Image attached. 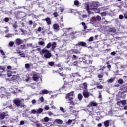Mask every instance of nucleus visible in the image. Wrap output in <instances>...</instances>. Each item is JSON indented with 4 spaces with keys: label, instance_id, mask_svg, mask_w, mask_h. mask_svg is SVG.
I'll use <instances>...</instances> for the list:
<instances>
[{
    "label": "nucleus",
    "instance_id": "f257e3e1",
    "mask_svg": "<svg viewBox=\"0 0 127 127\" xmlns=\"http://www.w3.org/2000/svg\"><path fill=\"white\" fill-rule=\"evenodd\" d=\"M66 99H67V101H69L70 102H68L70 104V105H72V106H74L75 104H76L75 102H74V101H71L73 100V99H74V92L72 91L71 92L68 93L67 94L66 96Z\"/></svg>",
    "mask_w": 127,
    "mask_h": 127
},
{
    "label": "nucleus",
    "instance_id": "f03ea898",
    "mask_svg": "<svg viewBox=\"0 0 127 127\" xmlns=\"http://www.w3.org/2000/svg\"><path fill=\"white\" fill-rule=\"evenodd\" d=\"M41 52L44 54V56L45 58H50L51 57V53H50L48 50L43 49Z\"/></svg>",
    "mask_w": 127,
    "mask_h": 127
},
{
    "label": "nucleus",
    "instance_id": "7ed1b4c3",
    "mask_svg": "<svg viewBox=\"0 0 127 127\" xmlns=\"http://www.w3.org/2000/svg\"><path fill=\"white\" fill-rule=\"evenodd\" d=\"M90 10H95L96 8H98V2L93 1L90 5Z\"/></svg>",
    "mask_w": 127,
    "mask_h": 127
},
{
    "label": "nucleus",
    "instance_id": "20e7f679",
    "mask_svg": "<svg viewBox=\"0 0 127 127\" xmlns=\"http://www.w3.org/2000/svg\"><path fill=\"white\" fill-rule=\"evenodd\" d=\"M9 118V115H8V112H2L0 113V119L1 120H3V119H7Z\"/></svg>",
    "mask_w": 127,
    "mask_h": 127
},
{
    "label": "nucleus",
    "instance_id": "39448f33",
    "mask_svg": "<svg viewBox=\"0 0 127 127\" xmlns=\"http://www.w3.org/2000/svg\"><path fill=\"white\" fill-rule=\"evenodd\" d=\"M68 58H71L72 60H76V59H78V57L76 55H74L73 53L69 52L68 55Z\"/></svg>",
    "mask_w": 127,
    "mask_h": 127
},
{
    "label": "nucleus",
    "instance_id": "423d86ee",
    "mask_svg": "<svg viewBox=\"0 0 127 127\" xmlns=\"http://www.w3.org/2000/svg\"><path fill=\"white\" fill-rule=\"evenodd\" d=\"M14 104L17 107H19L21 105V100L19 98L15 99L13 100Z\"/></svg>",
    "mask_w": 127,
    "mask_h": 127
},
{
    "label": "nucleus",
    "instance_id": "0eeeda50",
    "mask_svg": "<svg viewBox=\"0 0 127 127\" xmlns=\"http://www.w3.org/2000/svg\"><path fill=\"white\" fill-rule=\"evenodd\" d=\"M69 52L73 53V54H80L81 53V51L78 49H72L70 50Z\"/></svg>",
    "mask_w": 127,
    "mask_h": 127
},
{
    "label": "nucleus",
    "instance_id": "6e6552de",
    "mask_svg": "<svg viewBox=\"0 0 127 127\" xmlns=\"http://www.w3.org/2000/svg\"><path fill=\"white\" fill-rule=\"evenodd\" d=\"M87 45V43L85 42L81 41V42H78L77 44L75 45V46H82V47H86Z\"/></svg>",
    "mask_w": 127,
    "mask_h": 127
},
{
    "label": "nucleus",
    "instance_id": "1a4fd4ad",
    "mask_svg": "<svg viewBox=\"0 0 127 127\" xmlns=\"http://www.w3.org/2000/svg\"><path fill=\"white\" fill-rule=\"evenodd\" d=\"M117 104L118 106H119V107H123L125 106L126 104H127V102L126 100L119 101L117 102Z\"/></svg>",
    "mask_w": 127,
    "mask_h": 127
},
{
    "label": "nucleus",
    "instance_id": "9d476101",
    "mask_svg": "<svg viewBox=\"0 0 127 127\" xmlns=\"http://www.w3.org/2000/svg\"><path fill=\"white\" fill-rule=\"evenodd\" d=\"M51 93V91H48L46 89L42 90L40 91L39 95H45Z\"/></svg>",
    "mask_w": 127,
    "mask_h": 127
},
{
    "label": "nucleus",
    "instance_id": "9b49d317",
    "mask_svg": "<svg viewBox=\"0 0 127 127\" xmlns=\"http://www.w3.org/2000/svg\"><path fill=\"white\" fill-rule=\"evenodd\" d=\"M42 21H46L48 25H50L52 23L51 19L48 17L45 19H43Z\"/></svg>",
    "mask_w": 127,
    "mask_h": 127
},
{
    "label": "nucleus",
    "instance_id": "f8f14e48",
    "mask_svg": "<svg viewBox=\"0 0 127 127\" xmlns=\"http://www.w3.org/2000/svg\"><path fill=\"white\" fill-rule=\"evenodd\" d=\"M78 77H81V75L78 72L72 73L70 76V78L73 79H76V78H78Z\"/></svg>",
    "mask_w": 127,
    "mask_h": 127
},
{
    "label": "nucleus",
    "instance_id": "ddd939ff",
    "mask_svg": "<svg viewBox=\"0 0 127 127\" xmlns=\"http://www.w3.org/2000/svg\"><path fill=\"white\" fill-rule=\"evenodd\" d=\"M98 103L95 101H92L88 104V107H97Z\"/></svg>",
    "mask_w": 127,
    "mask_h": 127
},
{
    "label": "nucleus",
    "instance_id": "4468645a",
    "mask_svg": "<svg viewBox=\"0 0 127 127\" xmlns=\"http://www.w3.org/2000/svg\"><path fill=\"white\" fill-rule=\"evenodd\" d=\"M83 97L84 98H89L90 95L89 94V92L87 90H84L83 92Z\"/></svg>",
    "mask_w": 127,
    "mask_h": 127
},
{
    "label": "nucleus",
    "instance_id": "2eb2a0df",
    "mask_svg": "<svg viewBox=\"0 0 127 127\" xmlns=\"http://www.w3.org/2000/svg\"><path fill=\"white\" fill-rule=\"evenodd\" d=\"M15 43L16 45H20V44H22V41L21 39L17 38L15 40Z\"/></svg>",
    "mask_w": 127,
    "mask_h": 127
},
{
    "label": "nucleus",
    "instance_id": "dca6fc26",
    "mask_svg": "<svg viewBox=\"0 0 127 127\" xmlns=\"http://www.w3.org/2000/svg\"><path fill=\"white\" fill-rule=\"evenodd\" d=\"M16 51L17 52L15 53H18V54H19V56H21V57H25V54H24V53H22L19 50L16 49Z\"/></svg>",
    "mask_w": 127,
    "mask_h": 127
},
{
    "label": "nucleus",
    "instance_id": "f3484780",
    "mask_svg": "<svg viewBox=\"0 0 127 127\" xmlns=\"http://www.w3.org/2000/svg\"><path fill=\"white\" fill-rule=\"evenodd\" d=\"M37 102H38V104H41V103H43V102H44V98H43V96L40 97Z\"/></svg>",
    "mask_w": 127,
    "mask_h": 127
},
{
    "label": "nucleus",
    "instance_id": "a211bd4d",
    "mask_svg": "<svg viewBox=\"0 0 127 127\" xmlns=\"http://www.w3.org/2000/svg\"><path fill=\"white\" fill-rule=\"evenodd\" d=\"M40 122L42 123H44V122H45V123H47V122H49V118L46 117L44 119H41Z\"/></svg>",
    "mask_w": 127,
    "mask_h": 127
},
{
    "label": "nucleus",
    "instance_id": "6ab92c4d",
    "mask_svg": "<svg viewBox=\"0 0 127 127\" xmlns=\"http://www.w3.org/2000/svg\"><path fill=\"white\" fill-rule=\"evenodd\" d=\"M121 91H122L121 93L122 94H125V93H127V86L122 87L121 88Z\"/></svg>",
    "mask_w": 127,
    "mask_h": 127
},
{
    "label": "nucleus",
    "instance_id": "aec40b11",
    "mask_svg": "<svg viewBox=\"0 0 127 127\" xmlns=\"http://www.w3.org/2000/svg\"><path fill=\"white\" fill-rule=\"evenodd\" d=\"M59 74L60 76L62 77L63 80H65V79H66V78H67V75L64 74L63 72L59 73Z\"/></svg>",
    "mask_w": 127,
    "mask_h": 127
},
{
    "label": "nucleus",
    "instance_id": "412c9836",
    "mask_svg": "<svg viewBox=\"0 0 127 127\" xmlns=\"http://www.w3.org/2000/svg\"><path fill=\"white\" fill-rule=\"evenodd\" d=\"M108 31L109 32H112L113 33H115L116 31V29H115L114 27L109 28Z\"/></svg>",
    "mask_w": 127,
    "mask_h": 127
},
{
    "label": "nucleus",
    "instance_id": "4be33fe9",
    "mask_svg": "<svg viewBox=\"0 0 127 127\" xmlns=\"http://www.w3.org/2000/svg\"><path fill=\"white\" fill-rule=\"evenodd\" d=\"M7 96H10V93L5 92V94H1L0 95V98H4Z\"/></svg>",
    "mask_w": 127,
    "mask_h": 127
},
{
    "label": "nucleus",
    "instance_id": "5701e85b",
    "mask_svg": "<svg viewBox=\"0 0 127 127\" xmlns=\"http://www.w3.org/2000/svg\"><path fill=\"white\" fill-rule=\"evenodd\" d=\"M37 114H41L43 112V109L39 108L38 109H36Z\"/></svg>",
    "mask_w": 127,
    "mask_h": 127
},
{
    "label": "nucleus",
    "instance_id": "b1692460",
    "mask_svg": "<svg viewBox=\"0 0 127 127\" xmlns=\"http://www.w3.org/2000/svg\"><path fill=\"white\" fill-rule=\"evenodd\" d=\"M53 28L55 29V30H59V25L58 24H54L53 25Z\"/></svg>",
    "mask_w": 127,
    "mask_h": 127
},
{
    "label": "nucleus",
    "instance_id": "393cba45",
    "mask_svg": "<svg viewBox=\"0 0 127 127\" xmlns=\"http://www.w3.org/2000/svg\"><path fill=\"white\" fill-rule=\"evenodd\" d=\"M84 63L85 64H92V63L93 62V61H91L90 60H86L83 61Z\"/></svg>",
    "mask_w": 127,
    "mask_h": 127
},
{
    "label": "nucleus",
    "instance_id": "a878e982",
    "mask_svg": "<svg viewBox=\"0 0 127 127\" xmlns=\"http://www.w3.org/2000/svg\"><path fill=\"white\" fill-rule=\"evenodd\" d=\"M55 123L61 124H62V123H63V121H62V120L57 119L55 120Z\"/></svg>",
    "mask_w": 127,
    "mask_h": 127
},
{
    "label": "nucleus",
    "instance_id": "bb28decb",
    "mask_svg": "<svg viewBox=\"0 0 127 127\" xmlns=\"http://www.w3.org/2000/svg\"><path fill=\"white\" fill-rule=\"evenodd\" d=\"M33 80H38L39 79V76L37 74H33Z\"/></svg>",
    "mask_w": 127,
    "mask_h": 127
},
{
    "label": "nucleus",
    "instance_id": "cd10ccee",
    "mask_svg": "<svg viewBox=\"0 0 127 127\" xmlns=\"http://www.w3.org/2000/svg\"><path fill=\"white\" fill-rule=\"evenodd\" d=\"M104 124L105 127H109V125H110V121L107 120L105 121Z\"/></svg>",
    "mask_w": 127,
    "mask_h": 127
},
{
    "label": "nucleus",
    "instance_id": "c85d7f7f",
    "mask_svg": "<svg viewBox=\"0 0 127 127\" xmlns=\"http://www.w3.org/2000/svg\"><path fill=\"white\" fill-rule=\"evenodd\" d=\"M103 76H104L103 72H101L100 74H98V78H99V79H102V78H103Z\"/></svg>",
    "mask_w": 127,
    "mask_h": 127
},
{
    "label": "nucleus",
    "instance_id": "c756f323",
    "mask_svg": "<svg viewBox=\"0 0 127 127\" xmlns=\"http://www.w3.org/2000/svg\"><path fill=\"white\" fill-rule=\"evenodd\" d=\"M82 87H83L84 90H87V88H88V85L86 83H84L82 84Z\"/></svg>",
    "mask_w": 127,
    "mask_h": 127
},
{
    "label": "nucleus",
    "instance_id": "7c9ffc66",
    "mask_svg": "<svg viewBox=\"0 0 127 127\" xmlns=\"http://www.w3.org/2000/svg\"><path fill=\"white\" fill-rule=\"evenodd\" d=\"M72 120L69 119L66 122V125H67V126H69V125H71V124H72Z\"/></svg>",
    "mask_w": 127,
    "mask_h": 127
},
{
    "label": "nucleus",
    "instance_id": "2f4dec72",
    "mask_svg": "<svg viewBox=\"0 0 127 127\" xmlns=\"http://www.w3.org/2000/svg\"><path fill=\"white\" fill-rule=\"evenodd\" d=\"M55 47H56V42H54L52 44V49H55Z\"/></svg>",
    "mask_w": 127,
    "mask_h": 127
},
{
    "label": "nucleus",
    "instance_id": "473e14b6",
    "mask_svg": "<svg viewBox=\"0 0 127 127\" xmlns=\"http://www.w3.org/2000/svg\"><path fill=\"white\" fill-rule=\"evenodd\" d=\"M78 99L79 101H82V99H83V95L81 94H79L78 95Z\"/></svg>",
    "mask_w": 127,
    "mask_h": 127
},
{
    "label": "nucleus",
    "instance_id": "72a5a7b5",
    "mask_svg": "<svg viewBox=\"0 0 127 127\" xmlns=\"http://www.w3.org/2000/svg\"><path fill=\"white\" fill-rule=\"evenodd\" d=\"M76 32H72L70 34V35L71 37H72V38H75V37H76L75 36V34H76Z\"/></svg>",
    "mask_w": 127,
    "mask_h": 127
},
{
    "label": "nucleus",
    "instance_id": "f704fd0d",
    "mask_svg": "<svg viewBox=\"0 0 127 127\" xmlns=\"http://www.w3.org/2000/svg\"><path fill=\"white\" fill-rule=\"evenodd\" d=\"M25 68L27 69H29L30 68V64L29 63H27L25 64Z\"/></svg>",
    "mask_w": 127,
    "mask_h": 127
},
{
    "label": "nucleus",
    "instance_id": "c9c22d12",
    "mask_svg": "<svg viewBox=\"0 0 127 127\" xmlns=\"http://www.w3.org/2000/svg\"><path fill=\"white\" fill-rule=\"evenodd\" d=\"M48 65L52 67V66H54V62H49Z\"/></svg>",
    "mask_w": 127,
    "mask_h": 127
},
{
    "label": "nucleus",
    "instance_id": "e433bc0d",
    "mask_svg": "<svg viewBox=\"0 0 127 127\" xmlns=\"http://www.w3.org/2000/svg\"><path fill=\"white\" fill-rule=\"evenodd\" d=\"M94 10L95 13H100L101 12V10H100V9H98L97 8L95 9Z\"/></svg>",
    "mask_w": 127,
    "mask_h": 127
},
{
    "label": "nucleus",
    "instance_id": "4c0bfd02",
    "mask_svg": "<svg viewBox=\"0 0 127 127\" xmlns=\"http://www.w3.org/2000/svg\"><path fill=\"white\" fill-rule=\"evenodd\" d=\"M53 15L54 16V17H58V16H59L58 13H57L56 12H54L53 14Z\"/></svg>",
    "mask_w": 127,
    "mask_h": 127
},
{
    "label": "nucleus",
    "instance_id": "58836bf2",
    "mask_svg": "<svg viewBox=\"0 0 127 127\" xmlns=\"http://www.w3.org/2000/svg\"><path fill=\"white\" fill-rule=\"evenodd\" d=\"M74 5H76V6H78L79 4H80V3L79 2V1L78 0H75L74 1Z\"/></svg>",
    "mask_w": 127,
    "mask_h": 127
},
{
    "label": "nucleus",
    "instance_id": "ea45409f",
    "mask_svg": "<svg viewBox=\"0 0 127 127\" xmlns=\"http://www.w3.org/2000/svg\"><path fill=\"white\" fill-rule=\"evenodd\" d=\"M9 46H10V47H12V46H13V45H14V42L10 41L9 43Z\"/></svg>",
    "mask_w": 127,
    "mask_h": 127
},
{
    "label": "nucleus",
    "instance_id": "a19ab883",
    "mask_svg": "<svg viewBox=\"0 0 127 127\" xmlns=\"http://www.w3.org/2000/svg\"><path fill=\"white\" fill-rule=\"evenodd\" d=\"M100 15H101L102 17L106 16L107 15V12H103L100 13Z\"/></svg>",
    "mask_w": 127,
    "mask_h": 127
},
{
    "label": "nucleus",
    "instance_id": "79ce46f5",
    "mask_svg": "<svg viewBox=\"0 0 127 127\" xmlns=\"http://www.w3.org/2000/svg\"><path fill=\"white\" fill-rule=\"evenodd\" d=\"M96 19L98 21H101V20H102V18H101V16L97 15L96 16Z\"/></svg>",
    "mask_w": 127,
    "mask_h": 127
},
{
    "label": "nucleus",
    "instance_id": "37998d69",
    "mask_svg": "<svg viewBox=\"0 0 127 127\" xmlns=\"http://www.w3.org/2000/svg\"><path fill=\"white\" fill-rule=\"evenodd\" d=\"M86 10L87 12H88V13H90L91 12H90V10H91V8H90L89 6H87Z\"/></svg>",
    "mask_w": 127,
    "mask_h": 127
},
{
    "label": "nucleus",
    "instance_id": "c03bdc74",
    "mask_svg": "<svg viewBox=\"0 0 127 127\" xmlns=\"http://www.w3.org/2000/svg\"><path fill=\"white\" fill-rule=\"evenodd\" d=\"M73 66H78V61H75L73 63Z\"/></svg>",
    "mask_w": 127,
    "mask_h": 127
},
{
    "label": "nucleus",
    "instance_id": "a18cd8bd",
    "mask_svg": "<svg viewBox=\"0 0 127 127\" xmlns=\"http://www.w3.org/2000/svg\"><path fill=\"white\" fill-rule=\"evenodd\" d=\"M60 111H61V112H62V113H65V112H66V111H65V110H64V108L62 107H60Z\"/></svg>",
    "mask_w": 127,
    "mask_h": 127
},
{
    "label": "nucleus",
    "instance_id": "49530a36",
    "mask_svg": "<svg viewBox=\"0 0 127 127\" xmlns=\"http://www.w3.org/2000/svg\"><path fill=\"white\" fill-rule=\"evenodd\" d=\"M12 80H17V76L16 75H13L12 78H11Z\"/></svg>",
    "mask_w": 127,
    "mask_h": 127
},
{
    "label": "nucleus",
    "instance_id": "de8ad7c7",
    "mask_svg": "<svg viewBox=\"0 0 127 127\" xmlns=\"http://www.w3.org/2000/svg\"><path fill=\"white\" fill-rule=\"evenodd\" d=\"M51 46H52L51 43H49L47 44L46 47H47V48H50V47H51Z\"/></svg>",
    "mask_w": 127,
    "mask_h": 127
},
{
    "label": "nucleus",
    "instance_id": "09e8293b",
    "mask_svg": "<svg viewBox=\"0 0 127 127\" xmlns=\"http://www.w3.org/2000/svg\"><path fill=\"white\" fill-rule=\"evenodd\" d=\"M0 70L1 71H5V67H4V66H0Z\"/></svg>",
    "mask_w": 127,
    "mask_h": 127
},
{
    "label": "nucleus",
    "instance_id": "8fccbe9b",
    "mask_svg": "<svg viewBox=\"0 0 127 127\" xmlns=\"http://www.w3.org/2000/svg\"><path fill=\"white\" fill-rule=\"evenodd\" d=\"M44 42L41 41L38 42L39 45H44Z\"/></svg>",
    "mask_w": 127,
    "mask_h": 127
},
{
    "label": "nucleus",
    "instance_id": "3c124183",
    "mask_svg": "<svg viewBox=\"0 0 127 127\" xmlns=\"http://www.w3.org/2000/svg\"><path fill=\"white\" fill-rule=\"evenodd\" d=\"M32 114H37L36 109H33L31 110Z\"/></svg>",
    "mask_w": 127,
    "mask_h": 127
},
{
    "label": "nucleus",
    "instance_id": "603ef678",
    "mask_svg": "<svg viewBox=\"0 0 127 127\" xmlns=\"http://www.w3.org/2000/svg\"><path fill=\"white\" fill-rule=\"evenodd\" d=\"M84 26V31H85V33H88V32H89V31H86V29H87V26L85 25V26Z\"/></svg>",
    "mask_w": 127,
    "mask_h": 127
},
{
    "label": "nucleus",
    "instance_id": "864d4df0",
    "mask_svg": "<svg viewBox=\"0 0 127 127\" xmlns=\"http://www.w3.org/2000/svg\"><path fill=\"white\" fill-rule=\"evenodd\" d=\"M36 127H42V124H41L40 123L36 124Z\"/></svg>",
    "mask_w": 127,
    "mask_h": 127
},
{
    "label": "nucleus",
    "instance_id": "5fc2aeb1",
    "mask_svg": "<svg viewBox=\"0 0 127 127\" xmlns=\"http://www.w3.org/2000/svg\"><path fill=\"white\" fill-rule=\"evenodd\" d=\"M4 20L5 22H8V21H9V18H8V17H6L5 18Z\"/></svg>",
    "mask_w": 127,
    "mask_h": 127
},
{
    "label": "nucleus",
    "instance_id": "6e6d98bb",
    "mask_svg": "<svg viewBox=\"0 0 127 127\" xmlns=\"http://www.w3.org/2000/svg\"><path fill=\"white\" fill-rule=\"evenodd\" d=\"M7 75V77H8V78H10V77H11V76H12L11 72H8Z\"/></svg>",
    "mask_w": 127,
    "mask_h": 127
},
{
    "label": "nucleus",
    "instance_id": "4d7b16f0",
    "mask_svg": "<svg viewBox=\"0 0 127 127\" xmlns=\"http://www.w3.org/2000/svg\"><path fill=\"white\" fill-rule=\"evenodd\" d=\"M0 52L2 54V55H5V53H4V51H3V50H0Z\"/></svg>",
    "mask_w": 127,
    "mask_h": 127
},
{
    "label": "nucleus",
    "instance_id": "13d9d810",
    "mask_svg": "<svg viewBox=\"0 0 127 127\" xmlns=\"http://www.w3.org/2000/svg\"><path fill=\"white\" fill-rule=\"evenodd\" d=\"M94 40V37H90L89 38V41H93Z\"/></svg>",
    "mask_w": 127,
    "mask_h": 127
},
{
    "label": "nucleus",
    "instance_id": "bf43d9fd",
    "mask_svg": "<svg viewBox=\"0 0 127 127\" xmlns=\"http://www.w3.org/2000/svg\"><path fill=\"white\" fill-rule=\"evenodd\" d=\"M45 110H49V106L48 105H46L44 107Z\"/></svg>",
    "mask_w": 127,
    "mask_h": 127
},
{
    "label": "nucleus",
    "instance_id": "052dcab7",
    "mask_svg": "<svg viewBox=\"0 0 127 127\" xmlns=\"http://www.w3.org/2000/svg\"><path fill=\"white\" fill-rule=\"evenodd\" d=\"M118 83L119 84H123V83H124V81H123V80H118Z\"/></svg>",
    "mask_w": 127,
    "mask_h": 127
},
{
    "label": "nucleus",
    "instance_id": "680f3d73",
    "mask_svg": "<svg viewBox=\"0 0 127 127\" xmlns=\"http://www.w3.org/2000/svg\"><path fill=\"white\" fill-rule=\"evenodd\" d=\"M119 19H123L124 18V16L123 15H120L119 16Z\"/></svg>",
    "mask_w": 127,
    "mask_h": 127
},
{
    "label": "nucleus",
    "instance_id": "e2e57ef3",
    "mask_svg": "<svg viewBox=\"0 0 127 127\" xmlns=\"http://www.w3.org/2000/svg\"><path fill=\"white\" fill-rule=\"evenodd\" d=\"M21 47L22 49H25V45L24 44V45H21Z\"/></svg>",
    "mask_w": 127,
    "mask_h": 127
},
{
    "label": "nucleus",
    "instance_id": "0e129e2a",
    "mask_svg": "<svg viewBox=\"0 0 127 127\" xmlns=\"http://www.w3.org/2000/svg\"><path fill=\"white\" fill-rule=\"evenodd\" d=\"M35 103H36V100L35 99L32 100V104H33V105H34V104H35Z\"/></svg>",
    "mask_w": 127,
    "mask_h": 127
},
{
    "label": "nucleus",
    "instance_id": "69168bd1",
    "mask_svg": "<svg viewBox=\"0 0 127 127\" xmlns=\"http://www.w3.org/2000/svg\"><path fill=\"white\" fill-rule=\"evenodd\" d=\"M111 55H116V52H115V51H113V52H112L111 53Z\"/></svg>",
    "mask_w": 127,
    "mask_h": 127
},
{
    "label": "nucleus",
    "instance_id": "338daca9",
    "mask_svg": "<svg viewBox=\"0 0 127 127\" xmlns=\"http://www.w3.org/2000/svg\"><path fill=\"white\" fill-rule=\"evenodd\" d=\"M20 125H24V122L23 121H21L20 122Z\"/></svg>",
    "mask_w": 127,
    "mask_h": 127
},
{
    "label": "nucleus",
    "instance_id": "774afa93",
    "mask_svg": "<svg viewBox=\"0 0 127 127\" xmlns=\"http://www.w3.org/2000/svg\"><path fill=\"white\" fill-rule=\"evenodd\" d=\"M37 31H39V32H40V31H41V27H39L37 29Z\"/></svg>",
    "mask_w": 127,
    "mask_h": 127
}]
</instances>
